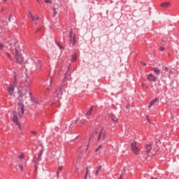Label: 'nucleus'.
Returning <instances> with one entry per match:
<instances>
[{
  "label": "nucleus",
  "mask_w": 179,
  "mask_h": 179,
  "mask_svg": "<svg viewBox=\"0 0 179 179\" xmlns=\"http://www.w3.org/2000/svg\"><path fill=\"white\" fill-rule=\"evenodd\" d=\"M21 82L22 86V89H24V92L22 91V90L18 89L17 90V100H18V114L20 117H23V115L24 114V104H23V96H26L28 92H31V89L30 88V80H29V74L27 72H24L22 73V76L21 77Z\"/></svg>",
  "instance_id": "nucleus-1"
},
{
  "label": "nucleus",
  "mask_w": 179,
  "mask_h": 179,
  "mask_svg": "<svg viewBox=\"0 0 179 179\" xmlns=\"http://www.w3.org/2000/svg\"><path fill=\"white\" fill-rule=\"evenodd\" d=\"M9 45L14 47L16 61L17 64L22 65L24 61V59L23 58V56H22V53H20L21 50L19 45L17 44V42L15 41L13 43H9Z\"/></svg>",
  "instance_id": "nucleus-2"
},
{
  "label": "nucleus",
  "mask_w": 179,
  "mask_h": 179,
  "mask_svg": "<svg viewBox=\"0 0 179 179\" xmlns=\"http://www.w3.org/2000/svg\"><path fill=\"white\" fill-rule=\"evenodd\" d=\"M106 131H104V127H102L97 134V141L100 142L101 141H104L106 139Z\"/></svg>",
  "instance_id": "nucleus-3"
},
{
  "label": "nucleus",
  "mask_w": 179,
  "mask_h": 179,
  "mask_svg": "<svg viewBox=\"0 0 179 179\" xmlns=\"http://www.w3.org/2000/svg\"><path fill=\"white\" fill-rule=\"evenodd\" d=\"M136 145H137V142L135 141H133L131 143V149L132 152L134 153V155H139L140 150L139 148H138V146H136Z\"/></svg>",
  "instance_id": "nucleus-4"
},
{
  "label": "nucleus",
  "mask_w": 179,
  "mask_h": 179,
  "mask_svg": "<svg viewBox=\"0 0 179 179\" xmlns=\"http://www.w3.org/2000/svg\"><path fill=\"white\" fill-rule=\"evenodd\" d=\"M62 88L59 87L58 90H56V92H55V96L56 98V100H57V101H59V100H61V99H62Z\"/></svg>",
  "instance_id": "nucleus-5"
},
{
  "label": "nucleus",
  "mask_w": 179,
  "mask_h": 179,
  "mask_svg": "<svg viewBox=\"0 0 179 179\" xmlns=\"http://www.w3.org/2000/svg\"><path fill=\"white\" fill-rule=\"evenodd\" d=\"M13 121L17 127H19L20 129H22V126H20V123H19V119L17 118V115L15 112L13 113Z\"/></svg>",
  "instance_id": "nucleus-6"
},
{
  "label": "nucleus",
  "mask_w": 179,
  "mask_h": 179,
  "mask_svg": "<svg viewBox=\"0 0 179 179\" xmlns=\"http://www.w3.org/2000/svg\"><path fill=\"white\" fill-rule=\"evenodd\" d=\"M147 79L148 80H150V82H156V80H157V78L152 74H149Z\"/></svg>",
  "instance_id": "nucleus-7"
},
{
  "label": "nucleus",
  "mask_w": 179,
  "mask_h": 179,
  "mask_svg": "<svg viewBox=\"0 0 179 179\" xmlns=\"http://www.w3.org/2000/svg\"><path fill=\"white\" fill-rule=\"evenodd\" d=\"M9 94L12 96L13 94V92H15V87L13 85H10V87L7 89Z\"/></svg>",
  "instance_id": "nucleus-8"
},
{
  "label": "nucleus",
  "mask_w": 179,
  "mask_h": 179,
  "mask_svg": "<svg viewBox=\"0 0 179 179\" xmlns=\"http://www.w3.org/2000/svg\"><path fill=\"white\" fill-rule=\"evenodd\" d=\"M151 150H152V143L147 144L145 145V152L150 153Z\"/></svg>",
  "instance_id": "nucleus-9"
},
{
  "label": "nucleus",
  "mask_w": 179,
  "mask_h": 179,
  "mask_svg": "<svg viewBox=\"0 0 179 179\" xmlns=\"http://www.w3.org/2000/svg\"><path fill=\"white\" fill-rule=\"evenodd\" d=\"M157 101H159V98H155V99L151 100L148 105V108H150V107H152V106H153V104L155 103H157Z\"/></svg>",
  "instance_id": "nucleus-10"
},
{
  "label": "nucleus",
  "mask_w": 179,
  "mask_h": 179,
  "mask_svg": "<svg viewBox=\"0 0 179 179\" xmlns=\"http://www.w3.org/2000/svg\"><path fill=\"white\" fill-rule=\"evenodd\" d=\"M70 41L72 43V45H75L76 44V35L74 34Z\"/></svg>",
  "instance_id": "nucleus-11"
},
{
  "label": "nucleus",
  "mask_w": 179,
  "mask_h": 179,
  "mask_svg": "<svg viewBox=\"0 0 179 179\" xmlns=\"http://www.w3.org/2000/svg\"><path fill=\"white\" fill-rule=\"evenodd\" d=\"M154 73H155L157 76H159V75H160V69L154 68Z\"/></svg>",
  "instance_id": "nucleus-12"
},
{
  "label": "nucleus",
  "mask_w": 179,
  "mask_h": 179,
  "mask_svg": "<svg viewBox=\"0 0 179 179\" xmlns=\"http://www.w3.org/2000/svg\"><path fill=\"white\" fill-rule=\"evenodd\" d=\"M44 150H41L40 152L38 155V160L40 162L41 160V156H43V153Z\"/></svg>",
  "instance_id": "nucleus-13"
},
{
  "label": "nucleus",
  "mask_w": 179,
  "mask_h": 179,
  "mask_svg": "<svg viewBox=\"0 0 179 179\" xmlns=\"http://www.w3.org/2000/svg\"><path fill=\"white\" fill-rule=\"evenodd\" d=\"M94 106H92L90 109H89V110L87 112V115H92V112L93 111V108H94Z\"/></svg>",
  "instance_id": "nucleus-14"
},
{
  "label": "nucleus",
  "mask_w": 179,
  "mask_h": 179,
  "mask_svg": "<svg viewBox=\"0 0 179 179\" xmlns=\"http://www.w3.org/2000/svg\"><path fill=\"white\" fill-rule=\"evenodd\" d=\"M41 30V27L34 29V34H37V33H40Z\"/></svg>",
  "instance_id": "nucleus-15"
},
{
  "label": "nucleus",
  "mask_w": 179,
  "mask_h": 179,
  "mask_svg": "<svg viewBox=\"0 0 179 179\" xmlns=\"http://www.w3.org/2000/svg\"><path fill=\"white\" fill-rule=\"evenodd\" d=\"M169 5H170L169 3H163L161 4V6L162 8H167V7H169Z\"/></svg>",
  "instance_id": "nucleus-16"
},
{
  "label": "nucleus",
  "mask_w": 179,
  "mask_h": 179,
  "mask_svg": "<svg viewBox=\"0 0 179 179\" xmlns=\"http://www.w3.org/2000/svg\"><path fill=\"white\" fill-rule=\"evenodd\" d=\"M36 68H37V69H41V61H40V60H38V64H37V66H36Z\"/></svg>",
  "instance_id": "nucleus-17"
},
{
  "label": "nucleus",
  "mask_w": 179,
  "mask_h": 179,
  "mask_svg": "<svg viewBox=\"0 0 179 179\" xmlns=\"http://www.w3.org/2000/svg\"><path fill=\"white\" fill-rule=\"evenodd\" d=\"M66 78H68V76H66V73L64 75V78L63 79V83L62 84V87H64V83H65V82H66Z\"/></svg>",
  "instance_id": "nucleus-18"
},
{
  "label": "nucleus",
  "mask_w": 179,
  "mask_h": 179,
  "mask_svg": "<svg viewBox=\"0 0 179 179\" xmlns=\"http://www.w3.org/2000/svg\"><path fill=\"white\" fill-rule=\"evenodd\" d=\"M52 10H53V17H55V16L57 15V13H58V12L57 11V8H52Z\"/></svg>",
  "instance_id": "nucleus-19"
},
{
  "label": "nucleus",
  "mask_w": 179,
  "mask_h": 179,
  "mask_svg": "<svg viewBox=\"0 0 179 179\" xmlns=\"http://www.w3.org/2000/svg\"><path fill=\"white\" fill-rule=\"evenodd\" d=\"M97 134H98L97 131H94L93 132V134H91V136H90V139H92V138L94 136V135H97Z\"/></svg>",
  "instance_id": "nucleus-20"
},
{
  "label": "nucleus",
  "mask_w": 179,
  "mask_h": 179,
  "mask_svg": "<svg viewBox=\"0 0 179 179\" xmlns=\"http://www.w3.org/2000/svg\"><path fill=\"white\" fill-rule=\"evenodd\" d=\"M111 120L113 122H117V121H118V119L115 117H111Z\"/></svg>",
  "instance_id": "nucleus-21"
},
{
  "label": "nucleus",
  "mask_w": 179,
  "mask_h": 179,
  "mask_svg": "<svg viewBox=\"0 0 179 179\" xmlns=\"http://www.w3.org/2000/svg\"><path fill=\"white\" fill-rule=\"evenodd\" d=\"M6 55L8 57V59H12V56H10L9 52H6Z\"/></svg>",
  "instance_id": "nucleus-22"
},
{
  "label": "nucleus",
  "mask_w": 179,
  "mask_h": 179,
  "mask_svg": "<svg viewBox=\"0 0 179 179\" xmlns=\"http://www.w3.org/2000/svg\"><path fill=\"white\" fill-rule=\"evenodd\" d=\"M44 2L45 3H52V1H51V0H45Z\"/></svg>",
  "instance_id": "nucleus-23"
},
{
  "label": "nucleus",
  "mask_w": 179,
  "mask_h": 179,
  "mask_svg": "<svg viewBox=\"0 0 179 179\" xmlns=\"http://www.w3.org/2000/svg\"><path fill=\"white\" fill-rule=\"evenodd\" d=\"M57 45L60 48V50H64V47H62V45H61L59 43H57Z\"/></svg>",
  "instance_id": "nucleus-24"
},
{
  "label": "nucleus",
  "mask_w": 179,
  "mask_h": 179,
  "mask_svg": "<svg viewBox=\"0 0 179 179\" xmlns=\"http://www.w3.org/2000/svg\"><path fill=\"white\" fill-rule=\"evenodd\" d=\"M10 19H12V13L8 17V22H10Z\"/></svg>",
  "instance_id": "nucleus-25"
},
{
  "label": "nucleus",
  "mask_w": 179,
  "mask_h": 179,
  "mask_svg": "<svg viewBox=\"0 0 179 179\" xmlns=\"http://www.w3.org/2000/svg\"><path fill=\"white\" fill-rule=\"evenodd\" d=\"M19 157L20 159H23L24 157V154L22 153L20 155H19Z\"/></svg>",
  "instance_id": "nucleus-26"
},
{
  "label": "nucleus",
  "mask_w": 179,
  "mask_h": 179,
  "mask_svg": "<svg viewBox=\"0 0 179 179\" xmlns=\"http://www.w3.org/2000/svg\"><path fill=\"white\" fill-rule=\"evenodd\" d=\"M72 59L73 61H76V55H72Z\"/></svg>",
  "instance_id": "nucleus-27"
},
{
  "label": "nucleus",
  "mask_w": 179,
  "mask_h": 179,
  "mask_svg": "<svg viewBox=\"0 0 179 179\" xmlns=\"http://www.w3.org/2000/svg\"><path fill=\"white\" fill-rule=\"evenodd\" d=\"M3 44H2V43H0V50H3Z\"/></svg>",
  "instance_id": "nucleus-28"
},
{
  "label": "nucleus",
  "mask_w": 179,
  "mask_h": 179,
  "mask_svg": "<svg viewBox=\"0 0 179 179\" xmlns=\"http://www.w3.org/2000/svg\"><path fill=\"white\" fill-rule=\"evenodd\" d=\"M19 167H20L21 171H23V166L22 164H20Z\"/></svg>",
  "instance_id": "nucleus-29"
},
{
  "label": "nucleus",
  "mask_w": 179,
  "mask_h": 179,
  "mask_svg": "<svg viewBox=\"0 0 179 179\" xmlns=\"http://www.w3.org/2000/svg\"><path fill=\"white\" fill-rule=\"evenodd\" d=\"M30 100H31V101H34V100H36V98L31 96Z\"/></svg>",
  "instance_id": "nucleus-30"
},
{
  "label": "nucleus",
  "mask_w": 179,
  "mask_h": 179,
  "mask_svg": "<svg viewBox=\"0 0 179 179\" xmlns=\"http://www.w3.org/2000/svg\"><path fill=\"white\" fill-rule=\"evenodd\" d=\"M31 133L33 134L34 135H37V131H31Z\"/></svg>",
  "instance_id": "nucleus-31"
},
{
  "label": "nucleus",
  "mask_w": 179,
  "mask_h": 179,
  "mask_svg": "<svg viewBox=\"0 0 179 179\" xmlns=\"http://www.w3.org/2000/svg\"><path fill=\"white\" fill-rule=\"evenodd\" d=\"M87 174H89V167H87V171L85 173V176H87Z\"/></svg>",
  "instance_id": "nucleus-32"
},
{
  "label": "nucleus",
  "mask_w": 179,
  "mask_h": 179,
  "mask_svg": "<svg viewBox=\"0 0 179 179\" xmlns=\"http://www.w3.org/2000/svg\"><path fill=\"white\" fill-rule=\"evenodd\" d=\"M99 171H98V170L96 169V173H95V176H99Z\"/></svg>",
  "instance_id": "nucleus-33"
},
{
  "label": "nucleus",
  "mask_w": 179,
  "mask_h": 179,
  "mask_svg": "<svg viewBox=\"0 0 179 179\" xmlns=\"http://www.w3.org/2000/svg\"><path fill=\"white\" fill-rule=\"evenodd\" d=\"M29 97H33V93L31 92V91H30V92L29 93Z\"/></svg>",
  "instance_id": "nucleus-34"
},
{
  "label": "nucleus",
  "mask_w": 179,
  "mask_h": 179,
  "mask_svg": "<svg viewBox=\"0 0 179 179\" xmlns=\"http://www.w3.org/2000/svg\"><path fill=\"white\" fill-rule=\"evenodd\" d=\"M31 19L33 22H34L36 17H34L33 15L31 16Z\"/></svg>",
  "instance_id": "nucleus-35"
},
{
  "label": "nucleus",
  "mask_w": 179,
  "mask_h": 179,
  "mask_svg": "<svg viewBox=\"0 0 179 179\" xmlns=\"http://www.w3.org/2000/svg\"><path fill=\"white\" fill-rule=\"evenodd\" d=\"M164 71H169V68L167 66L163 67Z\"/></svg>",
  "instance_id": "nucleus-36"
},
{
  "label": "nucleus",
  "mask_w": 179,
  "mask_h": 179,
  "mask_svg": "<svg viewBox=\"0 0 179 179\" xmlns=\"http://www.w3.org/2000/svg\"><path fill=\"white\" fill-rule=\"evenodd\" d=\"M96 170H98L99 171H100V170H101V166H99L96 169Z\"/></svg>",
  "instance_id": "nucleus-37"
},
{
  "label": "nucleus",
  "mask_w": 179,
  "mask_h": 179,
  "mask_svg": "<svg viewBox=\"0 0 179 179\" xmlns=\"http://www.w3.org/2000/svg\"><path fill=\"white\" fill-rule=\"evenodd\" d=\"M141 65H143V66H146V63L141 62Z\"/></svg>",
  "instance_id": "nucleus-38"
},
{
  "label": "nucleus",
  "mask_w": 179,
  "mask_h": 179,
  "mask_svg": "<svg viewBox=\"0 0 179 179\" xmlns=\"http://www.w3.org/2000/svg\"><path fill=\"white\" fill-rule=\"evenodd\" d=\"M146 117H147L148 122L150 124V120L149 119V116L147 115Z\"/></svg>",
  "instance_id": "nucleus-39"
},
{
  "label": "nucleus",
  "mask_w": 179,
  "mask_h": 179,
  "mask_svg": "<svg viewBox=\"0 0 179 179\" xmlns=\"http://www.w3.org/2000/svg\"><path fill=\"white\" fill-rule=\"evenodd\" d=\"M64 169V167L62 166H59V171H62V169Z\"/></svg>",
  "instance_id": "nucleus-40"
},
{
  "label": "nucleus",
  "mask_w": 179,
  "mask_h": 179,
  "mask_svg": "<svg viewBox=\"0 0 179 179\" xmlns=\"http://www.w3.org/2000/svg\"><path fill=\"white\" fill-rule=\"evenodd\" d=\"M150 179H160V177H157V178L151 177Z\"/></svg>",
  "instance_id": "nucleus-41"
},
{
  "label": "nucleus",
  "mask_w": 179,
  "mask_h": 179,
  "mask_svg": "<svg viewBox=\"0 0 179 179\" xmlns=\"http://www.w3.org/2000/svg\"><path fill=\"white\" fill-rule=\"evenodd\" d=\"M29 15L30 17H31V16H33V14L31 13V11H29Z\"/></svg>",
  "instance_id": "nucleus-42"
},
{
  "label": "nucleus",
  "mask_w": 179,
  "mask_h": 179,
  "mask_svg": "<svg viewBox=\"0 0 179 179\" xmlns=\"http://www.w3.org/2000/svg\"><path fill=\"white\" fill-rule=\"evenodd\" d=\"M159 50H160V51H164V48L161 47V48H159Z\"/></svg>",
  "instance_id": "nucleus-43"
},
{
  "label": "nucleus",
  "mask_w": 179,
  "mask_h": 179,
  "mask_svg": "<svg viewBox=\"0 0 179 179\" xmlns=\"http://www.w3.org/2000/svg\"><path fill=\"white\" fill-rule=\"evenodd\" d=\"M17 77L16 76V75H15V76H14V80H17Z\"/></svg>",
  "instance_id": "nucleus-44"
},
{
  "label": "nucleus",
  "mask_w": 179,
  "mask_h": 179,
  "mask_svg": "<svg viewBox=\"0 0 179 179\" xmlns=\"http://www.w3.org/2000/svg\"><path fill=\"white\" fill-rule=\"evenodd\" d=\"M122 176H123V173H122V174L120 176L119 179H122Z\"/></svg>",
  "instance_id": "nucleus-45"
},
{
  "label": "nucleus",
  "mask_w": 179,
  "mask_h": 179,
  "mask_svg": "<svg viewBox=\"0 0 179 179\" xmlns=\"http://www.w3.org/2000/svg\"><path fill=\"white\" fill-rule=\"evenodd\" d=\"M72 29H70L69 34L72 35Z\"/></svg>",
  "instance_id": "nucleus-46"
},
{
  "label": "nucleus",
  "mask_w": 179,
  "mask_h": 179,
  "mask_svg": "<svg viewBox=\"0 0 179 179\" xmlns=\"http://www.w3.org/2000/svg\"><path fill=\"white\" fill-rule=\"evenodd\" d=\"M98 150H100L99 148H96L95 152H97Z\"/></svg>",
  "instance_id": "nucleus-47"
},
{
  "label": "nucleus",
  "mask_w": 179,
  "mask_h": 179,
  "mask_svg": "<svg viewBox=\"0 0 179 179\" xmlns=\"http://www.w3.org/2000/svg\"><path fill=\"white\" fill-rule=\"evenodd\" d=\"M1 12H5V9L1 8Z\"/></svg>",
  "instance_id": "nucleus-48"
},
{
  "label": "nucleus",
  "mask_w": 179,
  "mask_h": 179,
  "mask_svg": "<svg viewBox=\"0 0 179 179\" xmlns=\"http://www.w3.org/2000/svg\"><path fill=\"white\" fill-rule=\"evenodd\" d=\"M73 36H72V35L69 34V38H72Z\"/></svg>",
  "instance_id": "nucleus-49"
},
{
  "label": "nucleus",
  "mask_w": 179,
  "mask_h": 179,
  "mask_svg": "<svg viewBox=\"0 0 179 179\" xmlns=\"http://www.w3.org/2000/svg\"><path fill=\"white\" fill-rule=\"evenodd\" d=\"M78 121H79V118L76 120V124H78Z\"/></svg>",
  "instance_id": "nucleus-50"
},
{
  "label": "nucleus",
  "mask_w": 179,
  "mask_h": 179,
  "mask_svg": "<svg viewBox=\"0 0 179 179\" xmlns=\"http://www.w3.org/2000/svg\"><path fill=\"white\" fill-rule=\"evenodd\" d=\"M57 177H59V172H57Z\"/></svg>",
  "instance_id": "nucleus-51"
},
{
  "label": "nucleus",
  "mask_w": 179,
  "mask_h": 179,
  "mask_svg": "<svg viewBox=\"0 0 179 179\" xmlns=\"http://www.w3.org/2000/svg\"><path fill=\"white\" fill-rule=\"evenodd\" d=\"M14 82H15V83H17V80L14 79Z\"/></svg>",
  "instance_id": "nucleus-52"
},
{
  "label": "nucleus",
  "mask_w": 179,
  "mask_h": 179,
  "mask_svg": "<svg viewBox=\"0 0 179 179\" xmlns=\"http://www.w3.org/2000/svg\"><path fill=\"white\" fill-rule=\"evenodd\" d=\"M84 179H87V176L85 175V176H84Z\"/></svg>",
  "instance_id": "nucleus-53"
},
{
  "label": "nucleus",
  "mask_w": 179,
  "mask_h": 179,
  "mask_svg": "<svg viewBox=\"0 0 179 179\" xmlns=\"http://www.w3.org/2000/svg\"><path fill=\"white\" fill-rule=\"evenodd\" d=\"M3 23H8V22L5 21V20H3Z\"/></svg>",
  "instance_id": "nucleus-54"
},
{
  "label": "nucleus",
  "mask_w": 179,
  "mask_h": 179,
  "mask_svg": "<svg viewBox=\"0 0 179 179\" xmlns=\"http://www.w3.org/2000/svg\"><path fill=\"white\" fill-rule=\"evenodd\" d=\"M36 20H38V16H36Z\"/></svg>",
  "instance_id": "nucleus-55"
},
{
  "label": "nucleus",
  "mask_w": 179,
  "mask_h": 179,
  "mask_svg": "<svg viewBox=\"0 0 179 179\" xmlns=\"http://www.w3.org/2000/svg\"><path fill=\"white\" fill-rule=\"evenodd\" d=\"M171 73H173V71H169V74L171 75Z\"/></svg>",
  "instance_id": "nucleus-56"
},
{
  "label": "nucleus",
  "mask_w": 179,
  "mask_h": 179,
  "mask_svg": "<svg viewBox=\"0 0 179 179\" xmlns=\"http://www.w3.org/2000/svg\"><path fill=\"white\" fill-rule=\"evenodd\" d=\"M85 124V122H83L80 125H83Z\"/></svg>",
  "instance_id": "nucleus-57"
},
{
  "label": "nucleus",
  "mask_w": 179,
  "mask_h": 179,
  "mask_svg": "<svg viewBox=\"0 0 179 179\" xmlns=\"http://www.w3.org/2000/svg\"><path fill=\"white\" fill-rule=\"evenodd\" d=\"M52 83V79L50 80V85Z\"/></svg>",
  "instance_id": "nucleus-58"
},
{
  "label": "nucleus",
  "mask_w": 179,
  "mask_h": 179,
  "mask_svg": "<svg viewBox=\"0 0 179 179\" xmlns=\"http://www.w3.org/2000/svg\"><path fill=\"white\" fill-rule=\"evenodd\" d=\"M98 148H99V149H100L101 148V145H99Z\"/></svg>",
  "instance_id": "nucleus-59"
},
{
  "label": "nucleus",
  "mask_w": 179,
  "mask_h": 179,
  "mask_svg": "<svg viewBox=\"0 0 179 179\" xmlns=\"http://www.w3.org/2000/svg\"><path fill=\"white\" fill-rule=\"evenodd\" d=\"M35 171H37V167H35Z\"/></svg>",
  "instance_id": "nucleus-60"
},
{
  "label": "nucleus",
  "mask_w": 179,
  "mask_h": 179,
  "mask_svg": "<svg viewBox=\"0 0 179 179\" xmlns=\"http://www.w3.org/2000/svg\"><path fill=\"white\" fill-rule=\"evenodd\" d=\"M47 90L49 92L50 91V88H48Z\"/></svg>",
  "instance_id": "nucleus-61"
},
{
  "label": "nucleus",
  "mask_w": 179,
  "mask_h": 179,
  "mask_svg": "<svg viewBox=\"0 0 179 179\" xmlns=\"http://www.w3.org/2000/svg\"><path fill=\"white\" fill-rule=\"evenodd\" d=\"M7 0H3L4 2H6Z\"/></svg>",
  "instance_id": "nucleus-62"
},
{
  "label": "nucleus",
  "mask_w": 179,
  "mask_h": 179,
  "mask_svg": "<svg viewBox=\"0 0 179 179\" xmlns=\"http://www.w3.org/2000/svg\"><path fill=\"white\" fill-rule=\"evenodd\" d=\"M37 1V2H40V1H38V0H36Z\"/></svg>",
  "instance_id": "nucleus-63"
},
{
  "label": "nucleus",
  "mask_w": 179,
  "mask_h": 179,
  "mask_svg": "<svg viewBox=\"0 0 179 179\" xmlns=\"http://www.w3.org/2000/svg\"><path fill=\"white\" fill-rule=\"evenodd\" d=\"M36 23V24H37V22H35Z\"/></svg>",
  "instance_id": "nucleus-64"
}]
</instances>
